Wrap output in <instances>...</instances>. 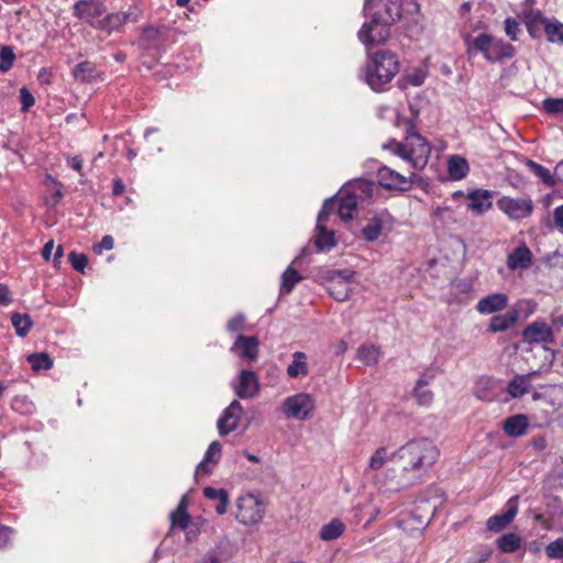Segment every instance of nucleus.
Returning <instances> with one entry per match:
<instances>
[{
  "label": "nucleus",
  "instance_id": "f257e3e1",
  "mask_svg": "<svg viewBox=\"0 0 563 563\" xmlns=\"http://www.w3.org/2000/svg\"><path fill=\"white\" fill-rule=\"evenodd\" d=\"M363 11L371 15V21L362 25L357 36L369 49L388 40L390 26L400 18V3L399 0H365Z\"/></svg>",
  "mask_w": 563,
  "mask_h": 563
},
{
  "label": "nucleus",
  "instance_id": "f03ea898",
  "mask_svg": "<svg viewBox=\"0 0 563 563\" xmlns=\"http://www.w3.org/2000/svg\"><path fill=\"white\" fill-rule=\"evenodd\" d=\"M395 456L416 485L422 481L428 470L437 462L439 450L431 440L419 439L400 446L395 451Z\"/></svg>",
  "mask_w": 563,
  "mask_h": 563
},
{
  "label": "nucleus",
  "instance_id": "7ed1b4c3",
  "mask_svg": "<svg viewBox=\"0 0 563 563\" xmlns=\"http://www.w3.org/2000/svg\"><path fill=\"white\" fill-rule=\"evenodd\" d=\"M383 148L409 163L413 169L421 170L428 164L431 146L429 142L408 124L407 135L404 142L391 140L383 144Z\"/></svg>",
  "mask_w": 563,
  "mask_h": 563
},
{
  "label": "nucleus",
  "instance_id": "20e7f679",
  "mask_svg": "<svg viewBox=\"0 0 563 563\" xmlns=\"http://www.w3.org/2000/svg\"><path fill=\"white\" fill-rule=\"evenodd\" d=\"M399 70V62L396 55L389 51L376 52L364 71L366 84L374 91L384 90Z\"/></svg>",
  "mask_w": 563,
  "mask_h": 563
},
{
  "label": "nucleus",
  "instance_id": "39448f33",
  "mask_svg": "<svg viewBox=\"0 0 563 563\" xmlns=\"http://www.w3.org/2000/svg\"><path fill=\"white\" fill-rule=\"evenodd\" d=\"M373 479L378 489L384 493H398L415 485L401 465L397 468L387 467L373 475Z\"/></svg>",
  "mask_w": 563,
  "mask_h": 563
},
{
  "label": "nucleus",
  "instance_id": "423d86ee",
  "mask_svg": "<svg viewBox=\"0 0 563 563\" xmlns=\"http://www.w3.org/2000/svg\"><path fill=\"white\" fill-rule=\"evenodd\" d=\"M265 515V505L253 494H245L236 500V520L244 526L257 525Z\"/></svg>",
  "mask_w": 563,
  "mask_h": 563
},
{
  "label": "nucleus",
  "instance_id": "0eeeda50",
  "mask_svg": "<svg viewBox=\"0 0 563 563\" xmlns=\"http://www.w3.org/2000/svg\"><path fill=\"white\" fill-rule=\"evenodd\" d=\"M355 272L352 269H332L327 273V289L336 301L349 299L352 291V279Z\"/></svg>",
  "mask_w": 563,
  "mask_h": 563
},
{
  "label": "nucleus",
  "instance_id": "6e6552de",
  "mask_svg": "<svg viewBox=\"0 0 563 563\" xmlns=\"http://www.w3.org/2000/svg\"><path fill=\"white\" fill-rule=\"evenodd\" d=\"M334 207V200L327 199L317 218L314 245L320 252L330 251L336 243L334 231L327 228L329 222V211Z\"/></svg>",
  "mask_w": 563,
  "mask_h": 563
},
{
  "label": "nucleus",
  "instance_id": "1a4fd4ad",
  "mask_svg": "<svg viewBox=\"0 0 563 563\" xmlns=\"http://www.w3.org/2000/svg\"><path fill=\"white\" fill-rule=\"evenodd\" d=\"M497 208L512 221H519L529 218L533 210L534 205L529 196L510 197L503 196L496 202Z\"/></svg>",
  "mask_w": 563,
  "mask_h": 563
},
{
  "label": "nucleus",
  "instance_id": "9d476101",
  "mask_svg": "<svg viewBox=\"0 0 563 563\" xmlns=\"http://www.w3.org/2000/svg\"><path fill=\"white\" fill-rule=\"evenodd\" d=\"M73 15L79 21L99 30L107 7L101 0H78L73 4Z\"/></svg>",
  "mask_w": 563,
  "mask_h": 563
},
{
  "label": "nucleus",
  "instance_id": "9b49d317",
  "mask_svg": "<svg viewBox=\"0 0 563 563\" xmlns=\"http://www.w3.org/2000/svg\"><path fill=\"white\" fill-rule=\"evenodd\" d=\"M314 409V400L307 393H298L287 397L282 404V411L286 418L307 420Z\"/></svg>",
  "mask_w": 563,
  "mask_h": 563
},
{
  "label": "nucleus",
  "instance_id": "f8f14e48",
  "mask_svg": "<svg viewBox=\"0 0 563 563\" xmlns=\"http://www.w3.org/2000/svg\"><path fill=\"white\" fill-rule=\"evenodd\" d=\"M394 225L395 219L386 209L377 211L363 227L362 236L367 242H375L391 232Z\"/></svg>",
  "mask_w": 563,
  "mask_h": 563
},
{
  "label": "nucleus",
  "instance_id": "ddd939ff",
  "mask_svg": "<svg viewBox=\"0 0 563 563\" xmlns=\"http://www.w3.org/2000/svg\"><path fill=\"white\" fill-rule=\"evenodd\" d=\"M415 177V173H411V175L407 177L387 166L379 167L377 172L379 186L388 190H409L412 187Z\"/></svg>",
  "mask_w": 563,
  "mask_h": 563
},
{
  "label": "nucleus",
  "instance_id": "4468645a",
  "mask_svg": "<svg viewBox=\"0 0 563 563\" xmlns=\"http://www.w3.org/2000/svg\"><path fill=\"white\" fill-rule=\"evenodd\" d=\"M234 394L241 399H252L260 391V382L256 374L250 369H242L231 382Z\"/></svg>",
  "mask_w": 563,
  "mask_h": 563
},
{
  "label": "nucleus",
  "instance_id": "2eb2a0df",
  "mask_svg": "<svg viewBox=\"0 0 563 563\" xmlns=\"http://www.w3.org/2000/svg\"><path fill=\"white\" fill-rule=\"evenodd\" d=\"M523 342L532 344H549L554 341L552 324L538 319L522 330Z\"/></svg>",
  "mask_w": 563,
  "mask_h": 563
},
{
  "label": "nucleus",
  "instance_id": "dca6fc26",
  "mask_svg": "<svg viewBox=\"0 0 563 563\" xmlns=\"http://www.w3.org/2000/svg\"><path fill=\"white\" fill-rule=\"evenodd\" d=\"M242 413L243 407L241 402L236 399L231 401V404L223 410L220 418L218 419L217 428L219 434L224 437L235 431L239 427Z\"/></svg>",
  "mask_w": 563,
  "mask_h": 563
},
{
  "label": "nucleus",
  "instance_id": "f3484780",
  "mask_svg": "<svg viewBox=\"0 0 563 563\" xmlns=\"http://www.w3.org/2000/svg\"><path fill=\"white\" fill-rule=\"evenodd\" d=\"M532 399L536 401L543 400L555 411L563 410V385H541L533 390Z\"/></svg>",
  "mask_w": 563,
  "mask_h": 563
},
{
  "label": "nucleus",
  "instance_id": "a211bd4d",
  "mask_svg": "<svg viewBox=\"0 0 563 563\" xmlns=\"http://www.w3.org/2000/svg\"><path fill=\"white\" fill-rule=\"evenodd\" d=\"M518 514V497H511L506 504V510L503 514L492 516L487 522V530L499 532L508 527Z\"/></svg>",
  "mask_w": 563,
  "mask_h": 563
},
{
  "label": "nucleus",
  "instance_id": "6ab92c4d",
  "mask_svg": "<svg viewBox=\"0 0 563 563\" xmlns=\"http://www.w3.org/2000/svg\"><path fill=\"white\" fill-rule=\"evenodd\" d=\"M230 352L247 362H254L258 356V340L256 336L240 334L230 347Z\"/></svg>",
  "mask_w": 563,
  "mask_h": 563
},
{
  "label": "nucleus",
  "instance_id": "aec40b11",
  "mask_svg": "<svg viewBox=\"0 0 563 563\" xmlns=\"http://www.w3.org/2000/svg\"><path fill=\"white\" fill-rule=\"evenodd\" d=\"M522 22L532 38H540L542 30L545 32V25L551 19H548L538 9H526L521 13Z\"/></svg>",
  "mask_w": 563,
  "mask_h": 563
},
{
  "label": "nucleus",
  "instance_id": "412c9836",
  "mask_svg": "<svg viewBox=\"0 0 563 563\" xmlns=\"http://www.w3.org/2000/svg\"><path fill=\"white\" fill-rule=\"evenodd\" d=\"M509 303V297L504 292H494L481 298L476 310L482 314H493L503 311Z\"/></svg>",
  "mask_w": 563,
  "mask_h": 563
},
{
  "label": "nucleus",
  "instance_id": "4be33fe9",
  "mask_svg": "<svg viewBox=\"0 0 563 563\" xmlns=\"http://www.w3.org/2000/svg\"><path fill=\"white\" fill-rule=\"evenodd\" d=\"M494 191L487 189H474L467 194V208L475 214H483L493 207Z\"/></svg>",
  "mask_w": 563,
  "mask_h": 563
},
{
  "label": "nucleus",
  "instance_id": "5701e85b",
  "mask_svg": "<svg viewBox=\"0 0 563 563\" xmlns=\"http://www.w3.org/2000/svg\"><path fill=\"white\" fill-rule=\"evenodd\" d=\"M532 264V252L525 244H520L514 249L507 256L506 265L511 272L523 271Z\"/></svg>",
  "mask_w": 563,
  "mask_h": 563
},
{
  "label": "nucleus",
  "instance_id": "b1692460",
  "mask_svg": "<svg viewBox=\"0 0 563 563\" xmlns=\"http://www.w3.org/2000/svg\"><path fill=\"white\" fill-rule=\"evenodd\" d=\"M465 44L470 57L475 56L477 53H482L484 58L489 62L493 47V35L482 33L475 37L467 36L465 38Z\"/></svg>",
  "mask_w": 563,
  "mask_h": 563
},
{
  "label": "nucleus",
  "instance_id": "393cba45",
  "mask_svg": "<svg viewBox=\"0 0 563 563\" xmlns=\"http://www.w3.org/2000/svg\"><path fill=\"white\" fill-rule=\"evenodd\" d=\"M167 29L165 26L144 27L140 37V45L145 49H157L164 45Z\"/></svg>",
  "mask_w": 563,
  "mask_h": 563
},
{
  "label": "nucleus",
  "instance_id": "a878e982",
  "mask_svg": "<svg viewBox=\"0 0 563 563\" xmlns=\"http://www.w3.org/2000/svg\"><path fill=\"white\" fill-rule=\"evenodd\" d=\"M538 374V371H532L527 374H516L507 385V393L511 398L522 397L529 391L531 384Z\"/></svg>",
  "mask_w": 563,
  "mask_h": 563
},
{
  "label": "nucleus",
  "instance_id": "bb28decb",
  "mask_svg": "<svg viewBox=\"0 0 563 563\" xmlns=\"http://www.w3.org/2000/svg\"><path fill=\"white\" fill-rule=\"evenodd\" d=\"M395 461H397V456H395V451L390 453L388 452V449L386 446H379L369 457L368 465L365 468V474L375 475L376 473H379L385 470L383 467L387 462Z\"/></svg>",
  "mask_w": 563,
  "mask_h": 563
},
{
  "label": "nucleus",
  "instance_id": "cd10ccee",
  "mask_svg": "<svg viewBox=\"0 0 563 563\" xmlns=\"http://www.w3.org/2000/svg\"><path fill=\"white\" fill-rule=\"evenodd\" d=\"M335 202V207L329 211V218L333 214L334 210H336L339 218L342 221L351 220L357 209L358 202L354 200L353 197H349L346 194L342 192L340 200L338 201L334 197H331Z\"/></svg>",
  "mask_w": 563,
  "mask_h": 563
},
{
  "label": "nucleus",
  "instance_id": "c85d7f7f",
  "mask_svg": "<svg viewBox=\"0 0 563 563\" xmlns=\"http://www.w3.org/2000/svg\"><path fill=\"white\" fill-rule=\"evenodd\" d=\"M342 191L349 197H353L360 203L372 196L373 184L366 179H356L345 185Z\"/></svg>",
  "mask_w": 563,
  "mask_h": 563
},
{
  "label": "nucleus",
  "instance_id": "c756f323",
  "mask_svg": "<svg viewBox=\"0 0 563 563\" xmlns=\"http://www.w3.org/2000/svg\"><path fill=\"white\" fill-rule=\"evenodd\" d=\"M529 427L528 418L525 415H514L504 421V432L512 438L522 437Z\"/></svg>",
  "mask_w": 563,
  "mask_h": 563
},
{
  "label": "nucleus",
  "instance_id": "7c9ffc66",
  "mask_svg": "<svg viewBox=\"0 0 563 563\" xmlns=\"http://www.w3.org/2000/svg\"><path fill=\"white\" fill-rule=\"evenodd\" d=\"M222 452V445L219 441H213L208 446L203 460L197 465L196 472L199 474H208L211 472L210 464L216 465Z\"/></svg>",
  "mask_w": 563,
  "mask_h": 563
},
{
  "label": "nucleus",
  "instance_id": "2f4dec72",
  "mask_svg": "<svg viewBox=\"0 0 563 563\" xmlns=\"http://www.w3.org/2000/svg\"><path fill=\"white\" fill-rule=\"evenodd\" d=\"M517 321L518 313L510 309L504 314L494 316L489 321L487 331L492 333L505 332L510 329Z\"/></svg>",
  "mask_w": 563,
  "mask_h": 563
},
{
  "label": "nucleus",
  "instance_id": "473e14b6",
  "mask_svg": "<svg viewBox=\"0 0 563 563\" xmlns=\"http://www.w3.org/2000/svg\"><path fill=\"white\" fill-rule=\"evenodd\" d=\"M129 19L130 13L128 12L108 13L107 11L102 18L99 30L110 34L114 31H119L129 21Z\"/></svg>",
  "mask_w": 563,
  "mask_h": 563
},
{
  "label": "nucleus",
  "instance_id": "72a5a7b5",
  "mask_svg": "<svg viewBox=\"0 0 563 563\" xmlns=\"http://www.w3.org/2000/svg\"><path fill=\"white\" fill-rule=\"evenodd\" d=\"M516 55V48L510 43L493 36V47L489 56L490 63L511 59Z\"/></svg>",
  "mask_w": 563,
  "mask_h": 563
},
{
  "label": "nucleus",
  "instance_id": "f704fd0d",
  "mask_svg": "<svg viewBox=\"0 0 563 563\" xmlns=\"http://www.w3.org/2000/svg\"><path fill=\"white\" fill-rule=\"evenodd\" d=\"M203 496L209 500L217 501L216 511L218 515H224L228 510L229 494L223 488L205 487Z\"/></svg>",
  "mask_w": 563,
  "mask_h": 563
},
{
  "label": "nucleus",
  "instance_id": "c9c22d12",
  "mask_svg": "<svg viewBox=\"0 0 563 563\" xmlns=\"http://www.w3.org/2000/svg\"><path fill=\"white\" fill-rule=\"evenodd\" d=\"M470 166L467 161L459 155H452L448 161V173L451 179L461 180L467 176Z\"/></svg>",
  "mask_w": 563,
  "mask_h": 563
},
{
  "label": "nucleus",
  "instance_id": "e433bc0d",
  "mask_svg": "<svg viewBox=\"0 0 563 563\" xmlns=\"http://www.w3.org/2000/svg\"><path fill=\"white\" fill-rule=\"evenodd\" d=\"M287 375L290 378H297L299 376H305L309 372V366L307 363V355L303 352H295L292 354V361L287 366Z\"/></svg>",
  "mask_w": 563,
  "mask_h": 563
},
{
  "label": "nucleus",
  "instance_id": "4c0bfd02",
  "mask_svg": "<svg viewBox=\"0 0 563 563\" xmlns=\"http://www.w3.org/2000/svg\"><path fill=\"white\" fill-rule=\"evenodd\" d=\"M345 531V525L342 520L334 518L329 523L321 527L319 537L323 541H333L339 539Z\"/></svg>",
  "mask_w": 563,
  "mask_h": 563
},
{
  "label": "nucleus",
  "instance_id": "58836bf2",
  "mask_svg": "<svg viewBox=\"0 0 563 563\" xmlns=\"http://www.w3.org/2000/svg\"><path fill=\"white\" fill-rule=\"evenodd\" d=\"M73 75L76 80L82 82H90L99 77L96 66L87 60L77 64L73 70Z\"/></svg>",
  "mask_w": 563,
  "mask_h": 563
},
{
  "label": "nucleus",
  "instance_id": "ea45409f",
  "mask_svg": "<svg viewBox=\"0 0 563 563\" xmlns=\"http://www.w3.org/2000/svg\"><path fill=\"white\" fill-rule=\"evenodd\" d=\"M302 280V276L291 265L282 275L280 294H290L296 285Z\"/></svg>",
  "mask_w": 563,
  "mask_h": 563
},
{
  "label": "nucleus",
  "instance_id": "a19ab883",
  "mask_svg": "<svg viewBox=\"0 0 563 563\" xmlns=\"http://www.w3.org/2000/svg\"><path fill=\"white\" fill-rule=\"evenodd\" d=\"M521 538L515 533L509 532L501 534L497 540V548L504 553H514L521 547Z\"/></svg>",
  "mask_w": 563,
  "mask_h": 563
},
{
  "label": "nucleus",
  "instance_id": "79ce46f5",
  "mask_svg": "<svg viewBox=\"0 0 563 563\" xmlns=\"http://www.w3.org/2000/svg\"><path fill=\"white\" fill-rule=\"evenodd\" d=\"M357 357L365 365H374L379 361L380 350L376 345L364 344L358 347Z\"/></svg>",
  "mask_w": 563,
  "mask_h": 563
},
{
  "label": "nucleus",
  "instance_id": "37998d69",
  "mask_svg": "<svg viewBox=\"0 0 563 563\" xmlns=\"http://www.w3.org/2000/svg\"><path fill=\"white\" fill-rule=\"evenodd\" d=\"M11 323L15 330L16 335H19L20 338H24L33 325V322L29 314L19 312L12 313Z\"/></svg>",
  "mask_w": 563,
  "mask_h": 563
},
{
  "label": "nucleus",
  "instance_id": "c03bdc74",
  "mask_svg": "<svg viewBox=\"0 0 563 563\" xmlns=\"http://www.w3.org/2000/svg\"><path fill=\"white\" fill-rule=\"evenodd\" d=\"M550 43L563 45V23L556 19H551L545 25L544 32Z\"/></svg>",
  "mask_w": 563,
  "mask_h": 563
},
{
  "label": "nucleus",
  "instance_id": "a18cd8bd",
  "mask_svg": "<svg viewBox=\"0 0 563 563\" xmlns=\"http://www.w3.org/2000/svg\"><path fill=\"white\" fill-rule=\"evenodd\" d=\"M26 360L35 372L53 367V361L47 353H33L27 355Z\"/></svg>",
  "mask_w": 563,
  "mask_h": 563
},
{
  "label": "nucleus",
  "instance_id": "49530a36",
  "mask_svg": "<svg viewBox=\"0 0 563 563\" xmlns=\"http://www.w3.org/2000/svg\"><path fill=\"white\" fill-rule=\"evenodd\" d=\"M527 166L529 167V169L537 176L539 177L545 185L552 187L554 186V179H553V176L551 174V172L545 168L544 166L533 162V161H528L527 162Z\"/></svg>",
  "mask_w": 563,
  "mask_h": 563
},
{
  "label": "nucleus",
  "instance_id": "de8ad7c7",
  "mask_svg": "<svg viewBox=\"0 0 563 563\" xmlns=\"http://www.w3.org/2000/svg\"><path fill=\"white\" fill-rule=\"evenodd\" d=\"M14 60L15 54L13 52V48L8 45L2 46L0 48V71H9L12 68Z\"/></svg>",
  "mask_w": 563,
  "mask_h": 563
},
{
  "label": "nucleus",
  "instance_id": "09e8293b",
  "mask_svg": "<svg viewBox=\"0 0 563 563\" xmlns=\"http://www.w3.org/2000/svg\"><path fill=\"white\" fill-rule=\"evenodd\" d=\"M512 311H516L518 313V319L522 316L523 318H528L530 314H532L537 309V303L533 300L523 299L518 302L511 308Z\"/></svg>",
  "mask_w": 563,
  "mask_h": 563
},
{
  "label": "nucleus",
  "instance_id": "8fccbe9b",
  "mask_svg": "<svg viewBox=\"0 0 563 563\" xmlns=\"http://www.w3.org/2000/svg\"><path fill=\"white\" fill-rule=\"evenodd\" d=\"M504 30H505L506 35L511 41H514V42L518 41L521 30H520L519 22L516 19H514L511 16L506 18L504 21Z\"/></svg>",
  "mask_w": 563,
  "mask_h": 563
},
{
  "label": "nucleus",
  "instance_id": "3c124183",
  "mask_svg": "<svg viewBox=\"0 0 563 563\" xmlns=\"http://www.w3.org/2000/svg\"><path fill=\"white\" fill-rule=\"evenodd\" d=\"M544 111L549 114L563 113V98H545L542 101Z\"/></svg>",
  "mask_w": 563,
  "mask_h": 563
},
{
  "label": "nucleus",
  "instance_id": "603ef678",
  "mask_svg": "<svg viewBox=\"0 0 563 563\" xmlns=\"http://www.w3.org/2000/svg\"><path fill=\"white\" fill-rule=\"evenodd\" d=\"M413 396L421 406H429L433 400L432 391L424 386L416 385Z\"/></svg>",
  "mask_w": 563,
  "mask_h": 563
},
{
  "label": "nucleus",
  "instance_id": "864d4df0",
  "mask_svg": "<svg viewBox=\"0 0 563 563\" xmlns=\"http://www.w3.org/2000/svg\"><path fill=\"white\" fill-rule=\"evenodd\" d=\"M545 554L549 559H563V538L550 542L545 547Z\"/></svg>",
  "mask_w": 563,
  "mask_h": 563
},
{
  "label": "nucleus",
  "instance_id": "5fc2aeb1",
  "mask_svg": "<svg viewBox=\"0 0 563 563\" xmlns=\"http://www.w3.org/2000/svg\"><path fill=\"white\" fill-rule=\"evenodd\" d=\"M190 522V516L188 512H175L172 511L170 514V523L172 527H178L181 530H185L188 528Z\"/></svg>",
  "mask_w": 563,
  "mask_h": 563
},
{
  "label": "nucleus",
  "instance_id": "6e6d98bb",
  "mask_svg": "<svg viewBox=\"0 0 563 563\" xmlns=\"http://www.w3.org/2000/svg\"><path fill=\"white\" fill-rule=\"evenodd\" d=\"M68 261L70 262L73 268L77 272H84L85 267L88 264V258L85 254H78L76 252H70L68 254Z\"/></svg>",
  "mask_w": 563,
  "mask_h": 563
},
{
  "label": "nucleus",
  "instance_id": "4d7b16f0",
  "mask_svg": "<svg viewBox=\"0 0 563 563\" xmlns=\"http://www.w3.org/2000/svg\"><path fill=\"white\" fill-rule=\"evenodd\" d=\"M245 327V317L243 313H238L228 321L227 330L231 333L242 332Z\"/></svg>",
  "mask_w": 563,
  "mask_h": 563
},
{
  "label": "nucleus",
  "instance_id": "13d9d810",
  "mask_svg": "<svg viewBox=\"0 0 563 563\" xmlns=\"http://www.w3.org/2000/svg\"><path fill=\"white\" fill-rule=\"evenodd\" d=\"M21 110L29 111L35 103V99L30 90L25 87L20 89Z\"/></svg>",
  "mask_w": 563,
  "mask_h": 563
},
{
  "label": "nucleus",
  "instance_id": "bf43d9fd",
  "mask_svg": "<svg viewBox=\"0 0 563 563\" xmlns=\"http://www.w3.org/2000/svg\"><path fill=\"white\" fill-rule=\"evenodd\" d=\"M197 563H229L218 550H209Z\"/></svg>",
  "mask_w": 563,
  "mask_h": 563
},
{
  "label": "nucleus",
  "instance_id": "052dcab7",
  "mask_svg": "<svg viewBox=\"0 0 563 563\" xmlns=\"http://www.w3.org/2000/svg\"><path fill=\"white\" fill-rule=\"evenodd\" d=\"M14 536V530L8 526L0 525V548L7 547L12 537Z\"/></svg>",
  "mask_w": 563,
  "mask_h": 563
},
{
  "label": "nucleus",
  "instance_id": "680f3d73",
  "mask_svg": "<svg viewBox=\"0 0 563 563\" xmlns=\"http://www.w3.org/2000/svg\"><path fill=\"white\" fill-rule=\"evenodd\" d=\"M114 245L113 238L111 235H104L102 240L93 245V251L98 254H100L102 251H109L112 250Z\"/></svg>",
  "mask_w": 563,
  "mask_h": 563
},
{
  "label": "nucleus",
  "instance_id": "e2e57ef3",
  "mask_svg": "<svg viewBox=\"0 0 563 563\" xmlns=\"http://www.w3.org/2000/svg\"><path fill=\"white\" fill-rule=\"evenodd\" d=\"M435 378V371L434 369H427L424 371L419 379L417 380V386H424L428 387V385Z\"/></svg>",
  "mask_w": 563,
  "mask_h": 563
},
{
  "label": "nucleus",
  "instance_id": "0e129e2a",
  "mask_svg": "<svg viewBox=\"0 0 563 563\" xmlns=\"http://www.w3.org/2000/svg\"><path fill=\"white\" fill-rule=\"evenodd\" d=\"M550 319H551V324L553 328H556V329L563 328V311L562 312H559L556 310L552 311Z\"/></svg>",
  "mask_w": 563,
  "mask_h": 563
},
{
  "label": "nucleus",
  "instance_id": "69168bd1",
  "mask_svg": "<svg viewBox=\"0 0 563 563\" xmlns=\"http://www.w3.org/2000/svg\"><path fill=\"white\" fill-rule=\"evenodd\" d=\"M407 78L412 86L418 87L423 84L426 76L422 71H416L415 74L408 75Z\"/></svg>",
  "mask_w": 563,
  "mask_h": 563
},
{
  "label": "nucleus",
  "instance_id": "338daca9",
  "mask_svg": "<svg viewBox=\"0 0 563 563\" xmlns=\"http://www.w3.org/2000/svg\"><path fill=\"white\" fill-rule=\"evenodd\" d=\"M553 219H554L555 225L560 230H563V205H561L554 209Z\"/></svg>",
  "mask_w": 563,
  "mask_h": 563
},
{
  "label": "nucleus",
  "instance_id": "774afa93",
  "mask_svg": "<svg viewBox=\"0 0 563 563\" xmlns=\"http://www.w3.org/2000/svg\"><path fill=\"white\" fill-rule=\"evenodd\" d=\"M53 249H54L53 240H49L44 244L43 250H42V256L45 261H48L51 258Z\"/></svg>",
  "mask_w": 563,
  "mask_h": 563
}]
</instances>
